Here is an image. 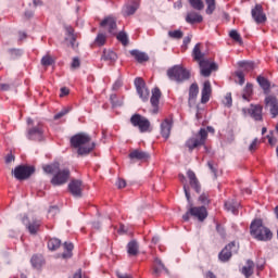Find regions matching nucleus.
<instances>
[{
    "label": "nucleus",
    "instance_id": "nucleus-56",
    "mask_svg": "<svg viewBox=\"0 0 278 278\" xmlns=\"http://www.w3.org/2000/svg\"><path fill=\"white\" fill-rule=\"evenodd\" d=\"M70 93H71V90L68 88H66V87H63V88H61L60 97L61 98L62 97H67V94H70Z\"/></svg>",
    "mask_w": 278,
    "mask_h": 278
},
{
    "label": "nucleus",
    "instance_id": "nucleus-60",
    "mask_svg": "<svg viewBox=\"0 0 278 278\" xmlns=\"http://www.w3.org/2000/svg\"><path fill=\"white\" fill-rule=\"evenodd\" d=\"M216 229H217L218 233H220L223 237H225V228H223L220 225H217Z\"/></svg>",
    "mask_w": 278,
    "mask_h": 278
},
{
    "label": "nucleus",
    "instance_id": "nucleus-61",
    "mask_svg": "<svg viewBox=\"0 0 278 278\" xmlns=\"http://www.w3.org/2000/svg\"><path fill=\"white\" fill-rule=\"evenodd\" d=\"M66 30H67V34H68L70 37L75 36V29H73V27L70 26V27L66 28Z\"/></svg>",
    "mask_w": 278,
    "mask_h": 278
},
{
    "label": "nucleus",
    "instance_id": "nucleus-5",
    "mask_svg": "<svg viewBox=\"0 0 278 278\" xmlns=\"http://www.w3.org/2000/svg\"><path fill=\"white\" fill-rule=\"evenodd\" d=\"M207 131L214 134V128L211 126L206 127V129L201 128L198 134L186 141L185 147L189 149L190 153H192L194 149H199V147H203L205 142H207Z\"/></svg>",
    "mask_w": 278,
    "mask_h": 278
},
{
    "label": "nucleus",
    "instance_id": "nucleus-9",
    "mask_svg": "<svg viewBox=\"0 0 278 278\" xmlns=\"http://www.w3.org/2000/svg\"><path fill=\"white\" fill-rule=\"evenodd\" d=\"M238 249H240V245L236 244V241H231L218 254L219 261L229 262V260H231V255H233V253H238Z\"/></svg>",
    "mask_w": 278,
    "mask_h": 278
},
{
    "label": "nucleus",
    "instance_id": "nucleus-16",
    "mask_svg": "<svg viewBox=\"0 0 278 278\" xmlns=\"http://www.w3.org/2000/svg\"><path fill=\"white\" fill-rule=\"evenodd\" d=\"M160 99H162V91L160 90V88L155 87L152 90V96L150 98V102L153 108V114H157L160 110Z\"/></svg>",
    "mask_w": 278,
    "mask_h": 278
},
{
    "label": "nucleus",
    "instance_id": "nucleus-35",
    "mask_svg": "<svg viewBox=\"0 0 278 278\" xmlns=\"http://www.w3.org/2000/svg\"><path fill=\"white\" fill-rule=\"evenodd\" d=\"M43 170L48 175H53L54 173L56 174L60 170V163H52L49 165H45Z\"/></svg>",
    "mask_w": 278,
    "mask_h": 278
},
{
    "label": "nucleus",
    "instance_id": "nucleus-19",
    "mask_svg": "<svg viewBox=\"0 0 278 278\" xmlns=\"http://www.w3.org/2000/svg\"><path fill=\"white\" fill-rule=\"evenodd\" d=\"M172 129H173V118H170V117L165 118L161 123V136H162V138H164L165 140H168V138H170Z\"/></svg>",
    "mask_w": 278,
    "mask_h": 278
},
{
    "label": "nucleus",
    "instance_id": "nucleus-8",
    "mask_svg": "<svg viewBox=\"0 0 278 278\" xmlns=\"http://www.w3.org/2000/svg\"><path fill=\"white\" fill-rule=\"evenodd\" d=\"M12 173L17 181H25V179H29L36 173V168L27 165H18Z\"/></svg>",
    "mask_w": 278,
    "mask_h": 278
},
{
    "label": "nucleus",
    "instance_id": "nucleus-48",
    "mask_svg": "<svg viewBox=\"0 0 278 278\" xmlns=\"http://www.w3.org/2000/svg\"><path fill=\"white\" fill-rule=\"evenodd\" d=\"M198 201H200L202 205H210V195L207 193H202Z\"/></svg>",
    "mask_w": 278,
    "mask_h": 278
},
{
    "label": "nucleus",
    "instance_id": "nucleus-11",
    "mask_svg": "<svg viewBox=\"0 0 278 278\" xmlns=\"http://www.w3.org/2000/svg\"><path fill=\"white\" fill-rule=\"evenodd\" d=\"M71 177V170L68 168L59 169L50 180L52 186H64Z\"/></svg>",
    "mask_w": 278,
    "mask_h": 278
},
{
    "label": "nucleus",
    "instance_id": "nucleus-15",
    "mask_svg": "<svg viewBox=\"0 0 278 278\" xmlns=\"http://www.w3.org/2000/svg\"><path fill=\"white\" fill-rule=\"evenodd\" d=\"M265 104H266V108H269V112H270L273 118H277V116H278V100H277V97L267 96L265 98Z\"/></svg>",
    "mask_w": 278,
    "mask_h": 278
},
{
    "label": "nucleus",
    "instance_id": "nucleus-17",
    "mask_svg": "<svg viewBox=\"0 0 278 278\" xmlns=\"http://www.w3.org/2000/svg\"><path fill=\"white\" fill-rule=\"evenodd\" d=\"M100 27L108 29L109 34L116 36V20L112 16L105 17L101 23Z\"/></svg>",
    "mask_w": 278,
    "mask_h": 278
},
{
    "label": "nucleus",
    "instance_id": "nucleus-2",
    "mask_svg": "<svg viewBox=\"0 0 278 278\" xmlns=\"http://www.w3.org/2000/svg\"><path fill=\"white\" fill-rule=\"evenodd\" d=\"M71 148L76 149L78 155H89L94 151L97 144L92 141V137L86 132L74 135L71 140Z\"/></svg>",
    "mask_w": 278,
    "mask_h": 278
},
{
    "label": "nucleus",
    "instance_id": "nucleus-23",
    "mask_svg": "<svg viewBox=\"0 0 278 278\" xmlns=\"http://www.w3.org/2000/svg\"><path fill=\"white\" fill-rule=\"evenodd\" d=\"M212 96V84L210 80L204 81L203 88H202V97H201V103H207L210 101V97Z\"/></svg>",
    "mask_w": 278,
    "mask_h": 278
},
{
    "label": "nucleus",
    "instance_id": "nucleus-38",
    "mask_svg": "<svg viewBox=\"0 0 278 278\" xmlns=\"http://www.w3.org/2000/svg\"><path fill=\"white\" fill-rule=\"evenodd\" d=\"M240 68H243V71H247V73H251L255 68V63L251 61H241L239 62Z\"/></svg>",
    "mask_w": 278,
    "mask_h": 278
},
{
    "label": "nucleus",
    "instance_id": "nucleus-57",
    "mask_svg": "<svg viewBox=\"0 0 278 278\" xmlns=\"http://www.w3.org/2000/svg\"><path fill=\"white\" fill-rule=\"evenodd\" d=\"M117 188H125L127 186V181H125V179H118L116 182Z\"/></svg>",
    "mask_w": 278,
    "mask_h": 278
},
{
    "label": "nucleus",
    "instance_id": "nucleus-4",
    "mask_svg": "<svg viewBox=\"0 0 278 278\" xmlns=\"http://www.w3.org/2000/svg\"><path fill=\"white\" fill-rule=\"evenodd\" d=\"M250 233L255 240H260L261 242H268V240H273V231L270 228L264 226V222L262 219H254L250 226Z\"/></svg>",
    "mask_w": 278,
    "mask_h": 278
},
{
    "label": "nucleus",
    "instance_id": "nucleus-25",
    "mask_svg": "<svg viewBox=\"0 0 278 278\" xmlns=\"http://www.w3.org/2000/svg\"><path fill=\"white\" fill-rule=\"evenodd\" d=\"M127 253L129 257H136L138 253H140V245L138 244V241L131 240L127 244Z\"/></svg>",
    "mask_w": 278,
    "mask_h": 278
},
{
    "label": "nucleus",
    "instance_id": "nucleus-20",
    "mask_svg": "<svg viewBox=\"0 0 278 278\" xmlns=\"http://www.w3.org/2000/svg\"><path fill=\"white\" fill-rule=\"evenodd\" d=\"M187 177L189 179V186L194 190L198 194L201 193V182L199 181V178H197V174L192 172V169H189L187 172Z\"/></svg>",
    "mask_w": 278,
    "mask_h": 278
},
{
    "label": "nucleus",
    "instance_id": "nucleus-52",
    "mask_svg": "<svg viewBox=\"0 0 278 278\" xmlns=\"http://www.w3.org/2000/svg\"><path fill=\"white\" fill-rule=\"evenodd\" d=\"M236 77H238L240 86L244 85V72L242 71L236 72Z\"/></svg>",
    "mask_w": 278,
    "mask_h": 278
},
{
    "label": "nucleus",
    "instance_id": "nucleus-14",
    "mask_svg": "<svg viewBox=\"0 0 278 278\" xmlns=\"http://www.w3.org/2000/svg\"><path fill=\"white\" fill-rule=\"evenodd\" d=\"M135 86L140 99H142V101H149V89L147 88L144 79L136 78Z\"/></svg>",
    "mask_w": 278,
    "mask_h": 278
},
{
    "label": "nucleus",
    "instance_id": "nucleus-18",
    "mask_svg": "<svg viewBox=\"0 0 278 278\" xmlns=\"http://www.w3.org/2000/svg\"><path fill=\"white\" fill-rule=\"evenodd\" d=\"M129 160L132 162H147L151 155L148 152L136 149L128 154Z\"/></svg>",
    "mask_w": 278,
    "mask_h": 278
},
{
    "label": "nucleus",
    "instance_id": "nucleus-39",
    "mask_svg": "<svg viewBox=\"0 0 278 278\" xmlns=\"http://www.w3.org/2000/svg\"><path fill=\"white\" fill-rule=\"evenodd\" d=\"M27 229H28L29 233H31L33 236H36V233H38V229H40V222L35 220V222L30 223L27 226Z\"/></svg>",
    "mask_w": 278,
    "mask_h": 278
},
{
    "label": "nucleus",
    "instance_id": "nucleus-36",
    "mask_svg": "<svg viewBox=\"0 0 278 278\" xmlns=\"http://www.w3.org/2000/svg\"><path fill=\"white\" fill-rule=\"evenodd\" d=\"M225 207L227 212H231V214H238V202L233 200H228L225 202Z\"/></svg>",
    "mask_w": 278,
    "mask_h": 278
},
{
    "label": "nucleus",
    "instance_id": "nucleus-55",
    "mask_svg": "<svg viewBox=\"0 0 278 278\" xmlns=\"http://www.w3.org/2000/svg\"><path fill=\"white\" fill-rule=\"evenodd\" d=\"M81 66V62L79 61V58H74L72 62V68H79Z\"/></svg>",
    "mask_w": 278,
    "mask_h": 278
},
{
    "label": "nucleus",
    "instance_id": "nucleus-22",
    "mask_svg": "<svg viewBox=\"0 0 278 278\" xmlns=\"http://www.w3.org/2000/svg\"><path fill=\"white\" fill-rule=\"evenodd\" d=\"M262 110H264L262 105L251 104L250 109L248 110V114H250L254 121H263Z\"/></svg>",
    "mask_w": 278,
    "mask_h": 278
},
{
    "label": "nucleus",
    "instance_id": "nucleus-34",
    "mask_svg": "<svg viewBox=\"0 0 278 278\" xmlns=\"http://www.w3.org/2000/svg\"><path fill=\"white\" fill-rule=\"evenodd\" d=\"M199 94V85L192 84L189 88V104L197 100Z\"/></svg>",
    "mask_w": 278,
    "mask_h": 278
},
{
    "label": "nucleus",
    "instance_id": "nucleus-62",
    "mask_svg": "<svg viewBox=\"0 0 278 278\" xmlns=\"http://www.w3.org/2000/svg\"><path fill=\"white\" fill-rule=\"evenodd\" d=\"M191 40H192V38H190V37H185V38H184V45H185V47H188V43L191 42Z\"/></svg>",
    "mask_w": 278,
    "mask_h": 278
},
{
    "label": "nucleus",
    "instance_id": "nucleus-6",
    "mask_svg": "<svg viewBox=\"0 0 278 278\" xmlns=\"http://www.w3.org/2000/svg\"><path fill=\"white\" fill-rule=\"evenodd\" d=\"M167 77L172 81H177V84H181L190 79V72L179 65H176L167 71Z\"/></svg>",
    "mask_w": 278,
    "mask_h": 278
},
{
    "label": "nucleus",
    "instance_id": "nucleus-29",
    "mask_svg": "<svg viewBox=\"0 0 278 278\" xmlns=\"http://www.w3.org/2000/svg\"><path fill=\"white\" fill-rule=\"evenodd\" d=\"M186 22L190 25H194V23H203V16L197 12H190L186 16Z\"/></svg>",
    "mask_w": 278,
    "mask_h": 278
},
{
    "label": "nucleus",
    "instance_id": "nucleus-12",
    "mask_svg": "<svg viewBox=\"0 0 278 278\" xmlns=\"http://www.w3.org/2000/svg\"><path fill=\"white\" fill-rule=\"evenodd\" d=\"M68 191L71 192L72 197L81 199V197H84V182L81 180L73 179L68 184Z\"/></svg>",
    "mask_w": 278,
    "mask_h": 278
},
{
    "label": "nucleus",
    "instance_id": "nucleus-40",
    "mask_svg": "<svg viewBox=\"0 0 278 278\" xmlns=\"http://www.w3.org/2000/svg\"><path fill=\"white\" fill-rule=\"evenodd\" d=\"M117 40L124 46L127 47L129 45V38L127 37V33L125 31H119L117 34Z\"/></svg>",
    "mask_w": 278,
    "mask_h": 278
},
{
    "label": "nucleus",
    "instance_id": "nucleus-58",
    "mask_svg": "<svg viewBox=\"0 0 278 278\" xmlns=\"http://www.w3.org/2000/svg\"><path fill=\"white\" fill-rule=\"evenodd\" d=\"M11 162H14V155L13 154H8L5 156V164H10Z\"/></svg>",
    "mask_w": 278,
    "mask_h": 278
},
{
    "label": "nucleus",
    "instance_id": "nucleus-45",
    "mask_svg": "<svg viewBox=\"0 0 278 278\" xmlns=\"http://www.w3.org/2000/svg\"><path fill=\"white\" fill-rule=\"evenodd\" d=\"M229 37L235 40V42H238L239 45H242V37L238 34V30H230Z\"/></svg>",
    "mask_w": 278,
    "mask_h": 278
},
{
    "label": "nucleus",
    "instance_id": "nucleus-27",
    "mask_svg": "<svg viewBox=\"0 0 278 278\" xmlns=\"http://www.w3.org/2000/svg\"><path fill=\"white\" fill-rule=\"evenodd\" d=\"M255 269V263L252 260L247 261V266H243L241 269L242 275H244L245 278L252 277Z\"/></svg>",
    "mask_w": 278,
    "mask_h": 278
},
{
    "label": "nucleus",
    "instance_id": "nucleus-50",
    "mask_svg": "<svg viewBox=\"0 0 278 278\" xmlns=\"http://www.w3.org/2000/svg\"><path fill=\"white\" fill-rule=\"evenodd\" d=\"M68 114V109H63L61 112L54 115V121H60V118L66 116Z\"/></svg>",
    "mask_w": 278,
    "mask_h": 278
},
{
    "label": "nucleus",
    "instance_id": "nucleus-37",
    "mask_svg": "<svg viewBox=\"0 0 278 278\" xmlns=\"http://www.w3.org/2000/svg\"><path fill=\"white\" fill-rule=\"evenodd\" d=\"M62 247V241L58 238H52L48 240V249L49 251H58V248Z\"/></svg>",
    "mask_w": 278,
    "mask_h": 278
},
{
    "label": "nucleus",
    "instance_id": "nucleus-64",
    "mask_svg": "<svg viewBox=\"0 0 278 278\" xmlns=\"http://www.w3.org/2000/svg\"><path fill=\"white\" fill-rule=\"evenodd\" d=\"M206 277H207V278H216V275H214V273H212V271H208V273L206 274Z\"/></svg>",
    "mask_w": 278,
    "mask_h": 278
},
{
    "label": "nucleus",
    "instance_id": "nucleus-28",
    "mask_svg": "<svg viewBox=\"0 0 278 278\" xmlns=\"http://www.w3.org/2000/svg\"><path fill=\"white\" fill-rule=\"evenodd\" d=\"M256 80L261 88L264 90V93L268 94L270 92V80L264 76H257Z\"/></svg>",
    "mask_w": 278,
    "mask_h": 278
},
{
    "label": "nucleus",
    "instance_id": "nucleus-49",
    "mask_svg": "<svg viewBox=\"0 0 278 278\" xmlns=\"http://www.w3.org/2000/svg\"><path fill=\"white\" fill-rule=\"evenodd\" d=\"M60 212V208L58 206H51L48 211L49 216H51V218H54Z\"/></svg>",
    "mask_w": 278,
    "mask_h": 278
},
{
    "label": "nucleus",
    "instance_id": "nucleus-7",
    "mask_svg": "<svg viewBox=\"0 0 278 278\" xmlns=\"http://www.w3.org/2000/svg\"><path fill=\"white\" fill-rule=\"evenodd\" d=\"M130 123L134 127H138L141 134H146L147 131H151V122L140 114H134L130 117Z\"/></svg>",
    "mask_w": 278,
    "mask_h": 278
},
{
    "label": "nucleus",
    "instance_id": "nucleus-63",
    "mask_svg": "<svg viewBox=\"0 0 278 278\" xmlns=\"http://www.w3.org/2000/svg\"><path fill=\"white\" fill-rule=\"evenodd\" d=\"M31 16H34V12H31V11H26L25 12V17L26 18H31Z\"/></svg>",
    "mask_w": 278,
    "mask_h": 278
},
{
    "label": "nucleus",
    "instance_id": "nucleus-31",
    "mask_svg": "<svg viewBox=\"0 0 278 278\" xmlns=\"http://www.w3.org/2000/svg\"><path fill=\"white\" fill-rule=\"evenodd\" d=\"M63 247L64 252L61 254V257L63 260H71V257H73V249H75V247L73 245V243L68 242H65Z\"/></svg>",
    "mask_w": 278,
    "mask_h": 278
},
{
    "label": "nucleus",
    "instance_id": "nucleus-1",
    "mask_svg": "<svg viewBox=\"0 0 278 278\" xmlns=\"http://www.w3.org/2000/svg\"><path fill=\"white\" fill-rule=\"evenodd\" d=\"M194 62H198L200 67V74L202 77H210L212 71H218V64L212 61V59H205V52H203V43L198 42L191 52Z\"/></svg>",
    "mask_w": 278,
    "mask_h": 278
},
{
    "label": "nucleus",
    "instance_id": "nucleus-33",
    "mask_svg": "<svg viewBox=\"0 0 278 278\" xmlns=\"http://www.w3.org/2000/svg\"><path fill=\"white\" fill-rule=\"evenodd\" d=\"M251 97H253V84L248 83L243 89L242 99L251 101Z\"/></svg>",
    "mask_w": 278,
    "mask_h": 278
},
{
    "label": "nucleus",
    "instance_id": "nucleus-3",
    "mask_svg": "<svg viewBox=\"0 0 278 278\" xmlns=\"http://www.w3.org/2000/svg\"><path fill=\"white\" fill-rule=\"evenodd\" d=\"M184 192L189 203V208L186 212V214L182 215V219L188 223V220H190V216H192L193 218H197V220H199L200 223H203V220L207 218V208L205 206L192 205V199L190 197V187L186 184H184Z\"/></svg>",
    "mask_w": 278,
    "mask_h": 278
},
{
    "label": "nucleus",
    "instance_id": "nucleus-44",
    "mask_svg": "<svg viewBox=\"0 0 278 278\" xmlns=\"http://www.w3.org/2000/svg\"><path fill=\"white\" fill-rule=\"evenodd\" d=\"M169 38H174L175 40H181L184 38V31L181 30H170L168 31Z\"/></svg>",
    "mask_w": 278,
    "mask_h": 278
},
{
    "label": "nucleus",
    "instance_id": "nucleus-53",
    "mask_svg": "<svg viewBox=\"0 0 278 278\" xmlns=\"http://www.w3.org/2000/svg\"><path fill=\"white\" fill-rule=\"evenodd\" d=\"M258 144H260V141L257 139H254L249 147V151H252V152L256 151Z\"/></svg>",
    "mask_w": 278,
    "mask_h": 278
},
{
    "label": "nucleus",
    "instance_id": "nucleus-21",
    "mask_svg": "<svg viewBox=\"0 0 278 278\" xmlns=\"http://www.w3.org/2000/svg\"><path fill=\"white\" fill-rule=\"evenodd\" d=\"M252 17L255 23H266V14H264V8L262 4H256L254 9H252Z\"/></svg>",
    "mask_w": 278,
    "mask_h": 278
},
{
    "label": "nucleus",
    "instance_id": "nucleus-10",
    "mask_svg": "<svg viewBox=\"0 0 278 278\" xmlns=\"http://www.w3.org/2000/svg\"><path fill=\"white\" fill-rule=\"evenodd\" d=\"M27 138L28 140H35L37 142H42L45 140V127L41 123L37 124V126H33L27 129Z\"/></svg>",
    "mask_w": 278,
    "mask_h": 278
},
{
    "label": "nucleus",
    "instance_id": "nucleus-13",
    "mask_svg": "<svg viewBox=\"0 0 278 278\" xmlns=\"http://www.w3.org/2000/svg\"><path fill=\"white\" fill-rule=\"evenodd\" d=\"M162 273H165V275H170V271L164 265V262L160 260V257H154L153 264H152V275L154 277H161Z\"/></svg>",
    "mask_w": 278,
    "mask_h": 278
},
{
    "label": "nucleus",
    "instance_id": "nucleus-51",
    "mask_svg": "<svg viewBox=\"0 0 278 278\" xmlns=\"http://www.w3.org/2000/svg\"><path fill=\"white\" fill-rule=\"evenodd\" d=\"M232 103H233V100L231 99V93H227L224 99V105H227V108H231Z\"/></svg>",
    "mask_w": 278,
    "mask_h": 278
},
{
    "label": "nucleus",
    "instance_id": "nucleus-46",
    "mask_svg": "<svg viewBox=\"0 0 278 278\" xmlns=\"http://www.w3.org/2000/svg\"><path fill=\"white\" fill-rule=\"evenodd\" d=\"M55 61H53V58L51 55L47 54L42 56L41 64L42 66H51Z\"/></svg>",
    "mask_w": 278,
    "mask_h": 278
},
{
    "label": "nucleus",
    "instance_id": "nucleus-32",
    "mask_svg": "<svg viewBox=\"0 0 278 278\" xmlns=\"http://www.w3.org/2000/svg\"><path fill=\"white\" fill-rule=\"evenodd\" d=\"M138 8H140L139 1H130L126 5L125 13L127 14V16H131L132 14H136V11L138 10Z\"/></svg>",
    "mask_w": 278,
    "mask_h": 278
},
{
    "label": "nucleus",
    "instance_id": "nucleus-26",
    "mask_svg": "<svg viewBox=\"0 0 278 278\" xmlns=\"http://www.w3.org/2000/svg\"><path fill=\"white\" fill-rule=\"evenodd\" d=\"M130 55L135 58L136 62L142 64L143 62H149V54L141 52L140 50H131Z\"/></svg>",
    "mask_w": 278,
    "mask_h": 278
},
{
    "label": "nucleus",
    "instance_id": "nucleus-30",
    "mask_svg": "<svg viewBox=\"0 0 278 278\" xmlns=\"http://www.w3.org/2000/svg\"><path fill=\"white\" fill-rule=\"evenodd\" d=\"M117 59H118V56L116 55V52H114L112 50H104L103 51L102 60H104V62H109L110 64H114V62H116Z\"/></svg>",
    "mask_w": 278,
    "mask_h": 278
},
{
    "label": "nucleus",
    "instance_id": "nucleus-54",
    "mask_svg": "<svg viewBox=\"0 0 278 278\" xmlns=\"http://www.w3.org/2000/svg\"><path fill=\"white\" fill-rule=\"evenodd\" d=\"M267 139H268V143L271 147H275V144H277V138L273 137V132H270V135H267Z\"/></svg>",
    "mask_w": 278,
    "mask_h": 278
},
{
    "label": "nucleus",
    "instance_id": "nucleus-42",
    "mask_svg": "<svg viewBox=\"0 0 278 278\" xmlns=\"http://www.w3.org/2000/svg\"><path fill=\"white\" fill-rule=\"evenodd\" d=\"M207 5L206 14H214V10H216V0H205Z\"/></svg>",
    "mask_w": 278,
    "mask_h": 278
},
{
    "label": "nucleus",
    "instance_id": "nucleus-43",
    "mask_svg": "<svg viewBox=\"0 0 278 278\" xmlns=\"http://www.w3.org/2000/svg\"><path fill=\"white\" fill-rule=\"evenodd\" d=\"M106 40H108V37L105 36V34L100 33V34H98L94 42L98 45V47H103V45H105Z\"/></svg>",
    "mask_w": 278,
    "mask_h": 278
},
{
    "label": "nucleus",
    "instance_id": "nucleus-24",
    "mask_svg": "<svg viewBox=\"0 0 278 278\" xmlns=\"http://www.w3.org/2000/svg\"><path fill=\"white\" fill-rule=\"evenodd\" d=\"M30 264L33 268L40 270V268L46 264L45 256H42V254H34L30 258Z\"/></svg>",
    "mask_w": 278,
    "mask_h": 278
},
{
    "label": "nucleus",
    "instance_id": "nucleus-41",
    "mask_svg": "<svg viewBox=\"0 0 278 278\" xmlns=\"http://www.w3.org/2000/svg\"><path fill=\"white\" fill-rule=\"evenodd\" d=\"M189 3L191 5V8H193V10H203V8H205V5L203 4V0H189Z\"/></svg>",
    "mask_w": 278,
    "mask_h": 278
},
{
    "label": "nucleus",
    "instance_id": "nucleus-59",
    "mask_svg": "<svg viewBox=\"0 0 278 278\" xmlns=\"http://www.w3.org/2000/svg\"><path fill=\"white\" fill-rule=\"evenodd\" d=\"M70 38H71V40H70L71 47H72L73 49H75V42H76V40H77V37H75V35H72V37H70Z\"/></svg>",
    "mask_w": 278,
    "mask_h": 278
},
{
    "label": "nucleus",
    "instance_id": "nucleus-47",
    "mask_svg": "<svg viewBox=\"0 0 278 278\" xmlns=\"http://www.w3.org/2000/svg\"><path fill=\"white\" fill-rule=\"evenodd\" d=\"M207 166L211 173H213V175L216 177V175H218V164L214 163V161H208Z\"/></svg>",
    "mask_w": 278,
    "mask_h": 278
}]
</instances>
